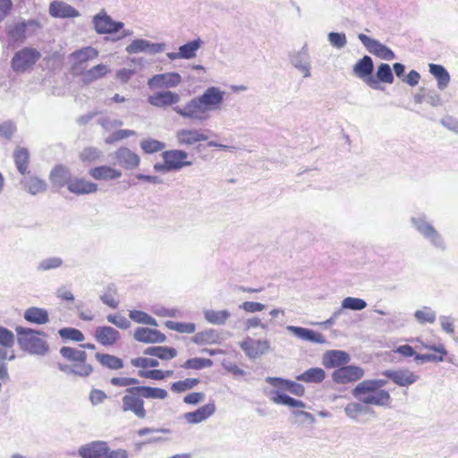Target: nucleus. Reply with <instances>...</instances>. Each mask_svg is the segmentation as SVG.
I'll return each instance as SVG.
<instances>
[{
    "instance_id": "1",
    "label": "nucleus",
    "mask_w": 458,
    "mask_h": 458,
    "mask_svg": "<svg viewBox=\"0 0 458 458\" xmlns=\"http://www.w3.org/2000/svg\"><path fill=\"white\" fill-rule=\"evenodd\" d=\"M114 386H124L125 394L122 397V411L131 412L138 419H145L147 411L144 408V400H165L168 396L165 389L148 386H139V379L135 377H118L110 379Z\"/></svg>"
},
{
    "instance_id": "2",
    "label": "nucleus",
    "mask_w": 458,
    "mask_h": 458,
    "mask_svg": "<svg viewBox=\"0 0 458 458\" xmlns=\"http://www.w3.org/2000/svg\"><path fill=\"white\" fill-rule=\"evenodd\" d=\"M386 384L387 380L383 378L366 379L352 390V394L367 405L388 406L391 395L388 391L382 389Z\"/></svg>"
},
{
    "instance_id": "3",
    "label": "nucleus",
    "mask_w": 458,
    "mask_h": 458,
    "mask_svg": "<svg viewBox=\"0 0 458 458\" xmlns=\"http://www.w3.org/2000/svg\"><path fill=\"white\" fill-rule=\"evenodd\" d=\"M15 331L17 334V343L21 350L38 356H45L48 353L49 346L47 343L40 338V336H47L44 331L21 326L16 327Z\"/></svg>"
},
{
    "instance_id": "4",
    "label": "nucleus",
    "mask_w": 458,
    "mask_h": 458,
    "mask_svg": "<svg viewBox=\"0 0 458 458\" xmlns=\"http://www.w3.org/2000/svg\"><path fill=\"white\" fill-rule=\"evenodd\" d=\"M411 224L412 227L426 240L433 248L437 250L445 251L446 244L442 234L428 221L425 214H419L411 216Z\"/></svg>"
},
{
    "instance_id": "5",
    "label": "nucleus",
    "mask_w": 458,
    "mask_h": 458,
    "mask_svg": "<svg viewBox=\"0 0 458 458\" xmlns=\"http://www.w3.org/2000/svg\"><path fill=\"white\" fill-rule=\"evenodd\" d=\"M40 23L35 19L21 20L16 22L8 23L5 26V34L10 45L22 44L25 42L28 34H33Z\"/></svg>"
},
{
    "instance_id": "6",
    "label": "nucleus",
    "mask_w": 458,
    "mask_h": 458,
    "mask_svg": "<svg viewBox=\"0 0 458 458\" xmlns=\"http://www.w3.org/2000/svg\"><path fill=\"white\" fill-rule=\"evenodd\" d=\"M40 57L41 54L38 50L25 47L13 55L11 67L16 73H22L31 68Z\"/></svg>"
},
{
    "instance_id": "7",
    "label": "nucleus",
    "mask_w": 458,
    "mask_h": 458,
    "mask_svg": "<svg viewBox=\"0 0 458 458\" xmlns=\"http://www.w3.org/2000/svg\"><path fill=\"white\" fill-rule=\"evenodd\" d=\"M352 72L356 77L361 79L371 89H380L373 76L374 63L369 55H364L359 59L353 65Z\"/></svg>"
},
{
    "instance_id": "8",
    "label": "nucleus",
    "mask_w": 458,
    "mask_h": 458,
    "mask_svg": "<svg viewBox=\"0 0 458 458\" xmlns=\"http://www.w3.org/2000/svg\"><path fill=\"white\" fill-rule=\"evenodd\" d=\"M92 23L98 34H114L124 26L123 22L114 21L104 9L93 16Z\"/></svg>"
},
{
    "instance_id": "9",
    "label": "nucleus",
    "mask_w": 458,
    "mask_h": 458,
    "mask_svg": "<svg viewBox=\"0 0 458 458\" xmlns=\"http://www.w3.org/2000/svg\"><path fill=\"white\" fill-rule=\"evenodd\" d=\"M358 38L365 47L367 51L371 55L386 61H391L395 58L394 51L377 39L372 38L362 33L358 35Z\"/></svg>"
},
{
    "instance_id": "10",
    "label": "nucleus",
    "mask_w": 458,
    "mask_h": 458,
    "mask_svg": "<svg viewBox=\"0 0 458 458\" xmlns=\"http://www.w3.org/2000/svg\"><path fill=\"white\" fill-rule=\"evenodd\" d=\"M240 347L250 360H255L269 352L270 343L266 339L247 336L240 343Z\"/></svg>"
},
{
    "instance_id": "11",
    "label": "nucleus",
    "mask_w": 458,
    "mask_h": 458,
    "mask_svg": "<svg viewBox=\"0 0 458 458\" xmlns=\"http://www.w3.org/2000/svg\"><path fill=\"white\" fill-rule=\"evenodd\" d=\"M225 91L221 90L218 87H208L201 95L197 98L202 106L203 110L206 112L217 109L224 101Z\"/></svg>"
},
{
    "instance_id": "12",
    "label": "nucleus",
    "mask_w": 458,
    "mask_h": 458,
    "mask_svg": "<svg viewBox=\"0 0 458 458\" xmlns=\"http://www.w3.org/2000/svg\"><path fill=\"white\" fill-rule=\"evenodd\" d=\"M364 376L362 368L355 365H345L335 369L332 379L336 384H348L360 380Z\"/></svg>"
},
{
    "instance_id": "13",
    "label": "nucleus",
    "mask_w": 458,
    "mask_h": 458,
    "mask_svg": "<svg viewBox=\"0 0 458 458\" xmlns=\"http://www.w3.org/2000/svg\"><path fill=\"white\" fill-rule=\"evenodd\" d=\"M173 110L182 118L203 122L208 119L205 111L200 106L197 97L191 98L183 107L174 106Z\"/></svg>"
},
{
    "instance_id": "14",
    "label": "nucleus",
    "mask_w": 458,
    "mask_h": 458,
    "mask_svg": "<svg viewBox=\"0 0 458 458\" xmlns=\"http://www.w3.org/2000/svg\"><path fill=\"white\" fill-rule=\"evenodd\" d=\"M291 64L303 74L304 78L310 76V56L305 44L300 50L289 54Z\"/></svg>"
},
{
    "instance_id": "15",
    "label": "nucleus",
    "mask_w": 458,
    "mask_h": 458,
    "mask_svg": "<svg viewBox=\"0 0 458 458\" xmlns=\"http://www.w3.org/2000/svg\"><path fill=\"white\" fill-rule=\"evenodd\" d=\"M165 48V43H153L147 39L138 38L134 39L131 44H129L126 47L125 51L130 55L143 52L148 53L150 55H156L163 52Z\"/></svg>"
},
{
    "instance_id": "16",
    "label": "nucleus",
    "mask_w": 458,
    "mask_h": 458,
    "mask_svg": "<svg viewBox=\"0 0 458 458\" xmlns=\"http://www.w3.org/2000/svg\"><path fill=\"white\" fill-rule=\"evenodd\" d=\"M161 156L163 160L167 162L172 172L191 165V162L186 160L188 153L182 149L165 150L162 152Z\"/></svg>"
},
{
    "instance_id": "17",
    "label": "nucleus",
    "mask_w": 458,
    "mask_h": 458,
    "mask_svg": "<svg viewBox=\"0 0 458 458\" xmlns=\"http://www.w3.org/2000/svg\"><path fill=\"white\" fill-rule=\"evenodd\" d=\"M182 81V77L178 72H165L153 75L148 80L149 89L157 88H174Z\"/></svg>"
},
{
    "instance_id": "18",
    "label": "nucleus",
    "mask_w": 458,
    "mask_h": 458,
    "mask_svg": "<svg viewBox=\"0 0 458 458\" xmlns=\"http://www.w3.org/2000/svg\"><path fill=\"white\" fill-rule=\"evenodd\" d=\"M381 375L399 386H408L418 380V377L408 369H386L382 371Z\"/></svg>"
},
{
    "instance_id": "19",
    "label": "nucleus",
    "mask_w": 458,
    "mask_h": 458,
    "mask_svg": "<svg viewBox=\"0 0 458 458\" xmlns=\"http://www.w3.org/2000/svg\"><path fill=\"white\" fill-rule=\"evenodd\" d=\"M350 360L349 353L342 350L327 351L322 357V363L327 369L345 366Z\"/></svg>"
},
{
    "instance_id": "20",
    "label": "nucleus",
    "mask_w": 458,
    "mask_h": 458,
    "mask_svg": "<svg viewBox=\"0 0 458 458\" xmlns=\"http://www.w3.org/2000/svg\"><path fill=\"white\" fill-rule=\"evenodd\" d=\"M119 165L127 170H132L139 166L140 158L127 147H121L114 153Z\"/></svg>"
},
{
    "instance_id": "21",
    "label": "nucleus",
    "mask_w": 458,
    "mask_h": 458,
    "mask_svg": "<svg viewBox=\"0 0 458 458\" xmlns=\"http://www.w3.org/2000/svg\"><path fill=\"white\" fill-rule=\"evenodd\" d=\"M286 330L292 333L294 336L303 341H307L313 344H326L327 340L325 336L315 330L296 327V326H287Z\"/></svg>"
},
{
    "instance_id": "22",
    "label": "nucleus",
    "mask_w": 458,
    "mask_h": 458,
    "mask_svg": "<svg viewBox=\"0 0 458 458\" xmlns=\"http://www.w3.org/2000/svg\"><path fill=\"white\" fill-rule=\"evenodd\" d=\"M48 13L53 18L67 19L79 17L80 12L63 1H53L48 7Z\"/></svg>"
},
{
    "instance_id": "23",
    "label": "nucleus",
    "mask_w": 458,
    "mask_h": 458,
    "mask_svg": "<svg viewBox=\"0 0 458 458\" xmlns=\"http://www.w3.org/2000/svg\"><path fill=\"white\" fill-rule=\"evenodd\" d=\"M133 337L136 341L144 344H161L166 340V336L162 332L148 327H137Z\"/></svg>"
},
{
    "instance_id": "24",
    "label": "nucleus",
    "mask_w": 458,
    "mask_h": 458,
    "mask_svg": "<svg viewBox=\"0 0 458 458\" xmlns=\"http://www.w3.org/2000/svg\"><path fill=\"white\" fill-rule=\"evenodd\" d=\"M107 451H109L107 443L98 440L81 445L78 450V454L81 458H100Z\"/></svg>"
},
{
    "instance_id": "25",
    "label": "nucleus",
    "mask_w": 458,
    "mask_h": 458,
    "mask_svg": "<svg viewBox=\"0 0 458 458\" xmlns=\"http://www.w3.org/2000/svg\"><path fill=\"white\" fill-rule=\"evenodd\" d=\"M180 95L170 90L158 91L148 98V102L155 107L173 106L180 101Z\"/></svg>"
},
{
    "instance_id": "26",
    "label": "nucleus",
    "mask_w": 458,
    "mask_h": 458,
    "mask_svg": "<svg viewBox=\"0 0 458 458\" xmlns=\"http://www.w3.org/2000/svg\"><path fill=\"white\" fill-rule=\"evenodd\" d=\"M94 337L100 344L111 346L119 340L120 333L112 327L100 326L96 327Z\"/></svg>"
},
{
    "instance_id": "27",
    "label": "nucleus",
    "mask_w": 458,
    "mask_h": 458,
    "mask_svg": "<svg viewBox=\"0 0 458 458\" xmlns=\"http://www.w3.org/2000/svg\"><path fill=\"white\" fill-rule=\"evenodd\" d=\"M266 382L276 387H282L296 396H302L305 388L301 384L277 377H267Z\"/></svg>"
},
{
    "instance_id": "28",
    "label": "nucleus",
    "mask_w": 458,
    "mask_h": 458,
    "mask_svg": "<svg viewBox=\"0 0 458 458\" xmlns=\"http://www.w3.org/2000/svg\"><path fill=\"white\" fill-rule=\"evenodd\" d=\"M72 178L70 169L63 165H55L49 175L50 182L58 190L65 185L68 187Z\"/></svg>"
},
{
    "instance_id": "29",
    "label": "nucleus",
    "mask_w": 458,
    "mask_h": 458,
    "mask_svg": "<svg viewBox=\"0 0 458 458\" xmlns=\"http://www.w3.org/2000/svg\"><path fill=\"white\" fill-rule=\"evenodd\" d=\"M59 352L62 357L67 361L72 362L74 367H82V365L91 366L87 363L88 355L85 351L70 346H63Z\"/></svg>"
},
{
    "instance_id": "30",
    "label": "nucleus",
    "mask_w": 458,
    "mask_h": 458,
    "mask_svg": "<svg viewBox=\"0 0 458 458\" xmlns=\"http://www.w3.org/2000/svg\"><path fill=\"white\" fill-rule=\"evenodd\" d=\"M176 140L180 145H193L196 142L205 141L208 136L196 129H182L176 132Z\"/></svg>"
},
{
    "instance_id": "31",
    "label": "nucleus",
    "mask_w": 458,
    "mask_h": 458,
    "mask_svg": "<svg viewBox=\"0 0 458 458\" xmlns=\"http://www.w3.org/2000/svg\"><path fill=\"white\" fill-rule=\"evenodd\" d=\"M216 411V405L213 403H209L201 407H199L194 411H189L183 414L185 420L191 424L199 423L210 416Z\"/></svg>"
},
{
    "instance_id": "32",
    "label": "nucleus",
    "mask_w": 458,
    "mask_h": 458,
    "mask_svg": "<svg viewBox=\"0 0 458 458\" xmlns=\"http://www.w3.org/2000/svg\"><path fill=\"white\" fill-rule=\"evenodd\" d=\"M68 191L76 195H84L95 193L98 190V186L95 182H89L83 178H72L68 185Z\"/></svg>"
},
{
    "instance_id": "33",
    "label": "nucleus",
    "mask_w": 458,
    "mask_h": 458,
    "mask_svg": "<svg viewBox=\"0 0 458 458\" xmlns=\"http://www.w3.org/2000/svg\"><path fill=\"white\" fill-rule=\"evenodd\" d=\"M89 174L95 180H115L122 176V172L108 165H99L89 169Z\"/></svg>"
},
{
    "instance_id": "34",
    "label": "nucleus",
    "mask_w": 458,
    "mask_h": 458,
    "mask_svg": "<svg viewBox=\"0 0 458 458\" xmlns=\"http://www.w3.org/2000/svg\"><path fill=\"white\" fill-rule=\"evenodd\" d=\"M23 318L27 322L35 325H44L49 321L48 311L38 307H30L25 310Z\"/></svg>"
},
{
    "instance_id": "35",
    "label": "nucleus",
    "mask_w": 458,
    "mask_h": 458,
    "mask_svg": "<svg viewBox=\"0 0 458 458\" xmlns=\"http://www.w3.org/2000/svg\"><path fill=\"white\" fill-rule=\"evenodd\" d=\"M220 334L214 328L199 332L192 337V342L198 345L215 344L220 343Z\"/></svg>"
},
{
    "instance_id": "36",
    "label": "nucleus",
    "mask_w": 458,
    "mask_h": 458,
    "mask_svg": "<svg viewBox=\"0 0 458 458\" xmlns=\"http://www.w3.org/2000/svg\"><path fill=\"white\" fill-rule=\"evenodd\" d=\"M428 67L429 72L437 81V88L444 90L451 80L448 71L441 64H430Z\"/></svg>"
},
{
    "instance_id": "37",
    "label": "nucleus",
    "mask_w": 458,
    "mask_h": 458,
    "mask_svg": "<svg viewBox=\"0 0 458 458\" xmlns=\"http://www.w3.org/2000/svg\"><path fill=\"white\" fill-rule=\"evenodd\" d=\"M143 353L163 360H168L176 357L177 351L174 347L169 346H150L146 348Z\"/></svg>"
},
{
    "instance_id": "38",
    "label": "nucleus",
    "mask_w": 458,
    "mask_h": 458,
    "mask_svg": "<svg viewBox=\"0 0 458 458\" xmlns=\"http://www.w3.org/2000/svg\"><path fill=\"white\" fill-rule=\"evenodd\" d=\"M295 378L305 383L318 384L326 378V372L321 368H310L296 376Z\"/></svg>"
},
{
    "instance_id": "39",
    "label": "nucleus",
    "mask_w": 458,
    "mask_h": 458,
    "mask_svg": "<svg viewBox=\"0 0 458 458\" xmlns=\"http://www.w3.org/2000/svg\"><path fill=\"white\" fill-rule=\"evenodd\" d=\"M204 318L205 319L212 325L222 326L226 323V321L231 317V312L228 310H204Z\"/></svg>"
},
{
    "instance_id": "40",
    "label": "nucleus",
    "mask_w": 458,
    "mask_h": 458,
    "mask_svg": "<svg viewBox=\"0 0 458 458\" xmlns=\"http://www.w3.org/2000/svg\"><path fill=\"white\" fill-rule=\"evenodd\" d=\"M203 45L200 38H197L179 47V55L181 59H192L196 57L197 51Z\"/></svg>"
},
{
    "instance_id": "41",
    "label": "nucleus",
    "mask_w": 458,
    "mask_h": 458,
    "mask_svg": "<svg viewBox=\"0 0 458 458\" xmlns=\"http://www.w3.org/2000/svg\"><path fill=\"white\" fill-rule=\"evenodd\" d=\"M98 56V51L92 47H85L71 54V57L76 64H81L89 60L95 59Z\"/></svg>"
},
{
    "instance_id": "42",
    "label": "nucleus",
    "mask_w": 458,
    "mask_h": 458,
    "mask_svg": "<svg viewBox=\"0 0 458 458\" xmlns=\"http://www.w3.org/2000/svg\"><path fill=\"white\" fill-rule=\"evenodd\" d=\"M95 357L103 367L110 369H120L124 366L123 360L114 355L97 352Z\"/></svg>"
},
{
    "instance_id": "43",
    "label": "nucleus",
    "mask_w": 458,
    "mask_h": 458,
    "mask_svg": "<svg viewBox=\"0 0 458 458\" xmlns=\"http://www.w3.org/2000/svg\"><path fill=\"white\" fill-rule=\"evenodd\" d=\"M57 368L62 372L82 377H89L93 372L92 366L82 365V367H74L72 364L68 365L64 363H57Z\"/></svg>"
},
{
    "instance_id": "44",
    "label": "nucleus",
    "mask_w": 458,
    "mask_h": 458,
    "mask_svg": "<svg viewBox=\"0 0 458 458\" xmlns=\"http://www.w3.org/2000/svg\"><path fill=\"white\" fill-rule=\"evenodd\" d=\"M30 154L27 148H18L14 150L13 159L17 167V170L21 174H25L28 170Z\"/></svg>"
},
{
    "instance_id": "45",
    "label": "nucleus",
    "mask_w": 458,
    "mask_h": 458,
    "mask_svg": "<svg viewBox=\"0 0 458 458\" xmlns=\"http://www.w3.org/2000/svg\"><path fill=\"white\" fill-rule=\"evenodd\" d=\"M25 189L31 194L45 192L47 191V183L44 180L37 176H30L24 181Z\"/></svg>"
},
{
    "instance_id": "46",
    "label": "nucleus",
    "mask_w": 458,
    "mask_h": 458,
    "mask_svg": "<svg viewBox=\"0 0 458 458\" xmlns=\"http://www.w3.org/2000/svg\"><path fill=\"white\" fill-rule=\"evenodd\" d=\"M375 79L377 83L383 82L391 84L394 81L393 71L388 64L382 63L377 66Z\"/></svg>"
},
{
    "instance_id": "47",
    "label": "nucleus",
    "mask_w": 458,
    "mask_h": 458,
    "mask_svg": "<svg viewBox=\"0 0 458 458\" xmlns=\"http://www.w3.org/2000/svg\"><path fill=\"white\" fill-rule=\"evenodd\" d=\"M367 307V302L360 298L356 297H346L342 301L341 307L338 310H342V315L344 313V310H351L354 311H360Z\"/></svg>"
},
{
    "instance_id": "48",
    "label": "nucleus",
    "mask_w": 458,
    "mask_h": 458,
    "mask_svg": "<svg viewBox=\"0 0 458 458\" xmlns=\"http://www.w3.org/2000/svg\"><path fill=\"white\" fill-rule=\"evenodd\" d=\"M213 365V360L206 358H191L188 359L182 365V368L185 369H203L205 368H209Z\"/></svg>"
},
{
    "instance_id": "49",
    "label": "nucleus",
    "mask_w": 458,
    "mask_h": 458,
    "mask_svg": "<svg viewBox=\"0 0 458 458\" xmlns=\"http://www.w3.org/2000/svg\"><path fill=\"white\" fill-rule=\"evenodd\" d=\"M108 72L107 65L99 64L86 71L83 75L86 81H92L104 77Z\"/></svg>"
},
{
    "instance_id": "50",
    "label": "nucleus",
    "mask_w": 458,
    "mask_h": 458,
    "mask_svg": "<svg viewBox=\"0 0 458 458\" xmlns=\"http://www.w3.org/2000/svg\"><path fill=\"white\" fill-rule=\"evenodd\" d=\"M141 149L147 154H153L163 150L165 144L155 139H146L140 142Z\"/></svg>"
},
{
    "instance_id": "51",
    "label": "nucleus",
    "mask_w": 458,
    "mask_h": 458,
    "mask_svg": "<svg viewBox=\"0 0 458 458\" xmlns=\"http://www.w3.org/2000/svg\"><path fill=\"white\" fill-rule=\"evenodd\" d=\"M129 317L136 323L157 327V320L148 313L141 310H131Z\"/></svg>"
},
{
    "instance_id": "52",
    "label": "nucleus",
    "mask_w": 458,
    "mask_h": 458,
    "mask_svg": "<svg viewBox=\"0 0 458 458\" xmlns=\"http://www.w3.org/2000/svg\"><path fill=\"white\" fill-rule=\"evenodd\" d=\"M58 335L63 340L82 342L85 339L82 332L74 327H63L58 330Z\"/></svg>"
},
{
    "instance_id": "53",
    "label": "nucleus",
    "mask_w": 458,
    "mask_h": 458,
    "mask_svg": "<svg viewBox=\"0 0 458 458\" xmlns=\"http://www.w3.org/2000/svg\"><path fill=\"white\" fill-rule=\"evenodd\" d=\"M64 260L60 257H49L42 259L37 267L38 271H48L59 268L63 266Z\"/></svg>"
},
{
    "instance_id": "54",
    "label": "nucleus",
    "mask_w": 458,
    "mask_h": 458,
    "mask_svg": "<svg viewBox=\"0 0 458 458\" xmlns=\"http://www.w3.org/2000/svg\"><path fill=\"white\" fill-rule=\"evenodd\" d=\"M165 327L171 330L182 334H191L196 329V326L194 323L176 322L172 320L166 321Z\"/></svg>"
},
{
    "instance_id": "55",
    "label": "nucleus",
    "mask_w": 458,
    "mask_h": 458,
    "mask_svg": "<svg viewBox=\"0 0 458 458\" xmlns=\"http://www.w3.org/2000/svg\"><path fill=\"white\" fill-rule=\"evenodd\" d=\"M199 383V379L198 378H185L184 380H180L174 382L171 385V390L174 393H182L187 390L192 389Z\"/></svg>"
},
{
    "instance_id": "56",
    "label": "nucleus",
    "mask_w": 458,
    "mask_h": 458,
    "mask_svg": "<svg viewBox=\"0 0 458 458\" xmlns=\"http://www.w3.org/2000/svg\"><path fill=\"white\" fill-rule=\"evenodd\" d=\"M436 312L429 307H424L422 310H416L414 318L420 323H434L436 321Z\"/></svg>"
},
{
    "instance_id": "57",
    "label": "nucleus",
    "mask_w": 458,
    "mask_h": 458,
    "mask_svg": "<svg viewBox=\"0 0 458 458\" xmlns=\"http://www.w3.org/2000/svg\"><path fill=\"white\" fill-rule=\"evenodd\" d=\"M103 152L96 147L85 148L80 154V158L83 162H95L100 160Z\"/></svg>"
},
{
    "instance_id": "58",
    "label": "nucleus",
    "mask_w": 458,
    "mask_h": 458,
    "mask_svg": "<svg viewBox=\"0 0 458 458\" xmlns=\"http://www.w3.org/2000/svg\"><path fill=\"white\" fill-rule=\"evenodd\" d=\"M15 343L14 334L8 328L0 326V345L5 349L12 348Z\"/></svg>"
},
{
    "instance_id": "59",
    "label": "nucleus",
    "mask_w": 458,
    "mask_h": 458,
    "mask_svg": "<svg viewBox=\"0 0 458 458\" xmlns=\"http://www.w3.org/2000/svg\"><path fill=\"white\" fill-rule=\"evenodd\" d=\"M136 131L129 129H120L113 132L110 136L106 138L105 142L106 144H113L116 141L122 140L131 136H134Z\"/></svg>"
},
{
    "instance_id": "60",
    "label": "nucleus",
    "mask_w": 458,
    "mask_h": 458,
    "mask_svg": "<svg viewBox=\"0 0 458 458\" xmlns=\"http://www.w3.org/2000/svg\"><path fill=\"white\" fill-rule=\"evenodd\" d=\"M327 40L330 45L337 49L344 48L347 44L346 36L343 32H329Z\"/></svg>"
},
{
    "instance_id": "61",
    "label": "nucleus",
    "mask_w": 458,
    "mask_h": 458,
    "mask_svg": "<svg viewBox=\"0 0 458 458\" xmlns=\"http://www.w3.org/2000/svg\"><path fill=\"white\" fill-rule=\"evenodd\" d=\"M363 403H349L345 408L344 412L347 417H349L352 420H356L357 417L365 411L364 406L362 405Z\"/></svg>"
},
{
    "instance_id": "62",
    "label": "nucleus",
    "mask_w": 458,
    "mask_h": 458,
    "mask_svg": "<svg viewBox=\"0 0 458 458\" xmlns=\"http://www.w3.org/2000/svg\"><path fill=\"white\" fill-rule=\"evenodd\" d=\"M274 395L272 396L271 400L273 403L276 404L285 405L288 407H293V397L280 392L278 390L273 391Z\"/></svg>"
},
{
    "instance_id": "63",
    "label": "nucleus",
    "mask_w": 458,
    "mask_h": 458,
    "mask_svg": "<svg viewBox=\"0 0 458 458\" xmlns=\"http://www.w3.org/2000/svg\"><path fill=\"white\" fill-rule=\"evenodd\" d=\"M131 363L136 368H156L159 366V362L156 359L139 357L132 359Z\"/></svg>"
},
{
    "instance_id": "64",
    "label": "nucleus",
    "mask_w": 458,
    "mask_h": 458,
    "mask_svg": "<svg viewBox=\"0 0 458 458\" xmlns=\"http://www.w3.org/2000/svg\"><path fill=\"white\" fill-rule=\"evenodd\" d=\"M106 320L121 329H127L131 326L130 321L125 317L120 316L118 314L108 315L106 317Z\"/></svg>"
}]
</instances>
